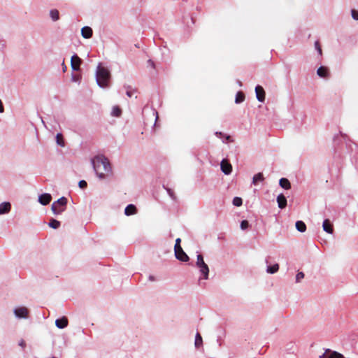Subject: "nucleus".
Returning <instances> with one entry per match:
<instances>
[{
	"label": "nucleus",
	"mask_w": 358,
	"mask_h": 358,
	"mask_svg": "<svg viewBox=\"0 0 358 358\" xmlns=\"http://www.w3.org/2000/svg\"><path fill=\"white\" fill-rule=\"evenodd\" d=\"M94 170L99 179H104L112 173L108 159L103 155H98L92 159Z\"/></svg>",
	"instance_id": "obj_1"
},
{
	"label": "nucleus",
	"mask_w": 358,
	"mask_h": 358,
	"mask_svg": "<svg viewBox=\"0 0 358 358\" xmlns=\"http://www.w3.org/2000/svg\"><path fill=\"white\" fill-rule=\"evenodd\" d=\"M110 78L109 71L99 64L96 71V80L98 85L102 88L108 87Z\"/></svg>",
	"instance_id": "obj_2"
},
{
	"label": "nucleus",
	"mask_w": 358,
	"mask_h": 358,
	"mask_svg": "<svg viewBox=\"0 0 358 358\" xmlns=\"http://www.w3.org/2000/svg\"><path fill=\"white\" fill-rule=\"evenodd\" d=\"M196 265L199 269L201 274L203 275V278L207 280L209 275V268L205 263L201 255H197Z\"/></svg>",
	"instance_id": "obj_3"
},
{
	"label": "nucleus",
	"mask_w": 358,
	"mask_h": 358,
	"mask_svg": "<svg viewBox=\"0 0 358 358\" xmlns=\"http://www.w3.org/2000/svg\"><path fill=\"white\" fill-rule=\"evenodd\" d=\"M67 200L65 197H61L57 201L52 204V211L54 214L57 215L62 213L66 208Z\"/></svg>",
	"instance_id": "obj_4"
},
{
	"label": "nucleus",
	"mask_w": 358,
	"mask_h": 358,
	"mask_svg": "<svg viewBox=\"0 0 358 358\" xmlns=\"http://www.w3.org/2000/svg\"><path fill=\"white\" fill-rule=\"evenodd\" d=\"M176 257L181 261V262H187L189 260V257L187 254L183 251L182 248L178 249H174Z\"/></svg>",
	"instance_id": "obj_5"
},
{
	"label": "nucleus",
	"mask_w": 358,
	"mask_h": 358,
	"mask_svg": "<svg viewBox=\"0 0 358 358\" xmlns=\"http://www.w3.org/2000/svg\"><path fill=\"white\" fill-rule=\"evenodd\" d=\"M80 64H81L80 58L77 55H73L71 59V66L72 69L73 71L80 70Z\"/></svg>",
	"instance_id": "obj_6"
},
{
	"label": "nucleus",
	"mask_w": 358,
	"mask_h": 358,
	"mask_svg": "<svg viewBox=\"0 0 358 358\" xmlns=\"http://www.w3.org/2000/svg\"><path fill=\"white\" fill-rule=\"evenodd\" d=\"M14 313L17 317L25 318L28 315V310L25 307H19L14 310Z\"/></svg>",
	"instance_id": "obj_7"
},
{
	"label": "nucleus",
	"mask_w": 358,
	"mask_h": 358,
	"mask_svg": "<svg viewBox=\"0 0 358 358\" xmlns=\"http://www.w3.org/2000/svg\"><path fill=\"white\" fill-rule=\"evenodd\" d=\"M220 166H221L222 171L224 174L229 175L231 173V172L232 171V166L227 160L223 159L221 162Z\"/></svg>",
	"instance_id": "obj_8"
},
{
	"label": "nucleus",
	"mask_w": 358,
	"mask_h": 358,
	"mask_svg": "<svg viewBox=\"0 0 358 358\" xmlns=\"http://www.w3.org/2000/svg\"><path fill=\"white\" fill-rule=\"evenodd\" d=\"M255 93L257 100L260 102H263L265 99V92L263 87L257 85L255 87Z\"/></svg>",
	"instance_id": "obj_9"
},
{
	"label": "nucleus",
	"mask_w": 358,
	"mask_h": 358,
	"mask_svg": "<svg viewBox=\"0 0 358 358\" xmlns=\"http://www.w3.org/2000/svg\"><path fill=\"white\" fill-rule=\"evenodd\" d=\"M52 199V196L50 194L45 193L38 196V201L43 206L48 205Z\"/></svg>",
	"instance_id": "obj_10"
},
{
	"label": "nucleus",
	"mask_w": 358,
	"mask_h": 358,
	"mask_svg": "<svg viewBox=\"0 0 358 358\" xmlns=\"http://www.w3.org/2000/svg\"><path fill=\"white\" fill-rule=\"evenodd\" d=\"M55 325L59 329H64L68 325V320L66 317L57 319L55 321Z\"/></svg>",
	"instance_id": "obj_11"
},
{
	"label": "nucleus",
	"mask_w": 358,
	"mask_h": 358,
	"mask_svg": "<svg viewBox=\"0 0 358 358\" xmlns=\"http://www.w3.org/2000/svg\"><path fill=\"white\" fill-rule=\"evenodd\" d=\"M11 205L9 202H3L0 203V215L10 212Z\"/></svg>",
	"instance_id": "obj_12"
},
{
	"label": "nucleus",
	"mask_w": 358,
	"mask_h": 358,
	"mask_svg": "<svg viewBox=\"0 0 358 358\" xmlns=\"http://www.w3.org/2000/svg\"><path fill=\"white\" fill-rule=\"evenodd\" d=\"M277 202L278 207L281 209L285 208L287 206V199L282 194L278 196Z\"/></svg>",
	"instance_id": "obj_13"
},
{
	"label": "nucleus",
	"mask_w": 358,
	"mask_h": 358,
	"mask_svg": "<svg viewBox=\"0 0 358 358\" xmlns=\"http://www.w3.org/2000/svg\"><path fill=\"white\" fill-rule=\"evenodd\" d=\"M322 228H323V230L324 231H326L327 233L330 234H333L332 224L328 219L324 220L323 224H322Z\"/></svg>",
	"instance_id": "obj_14"
},
{
	"label": "nucleus",
	"mask_w": 358,
	"mask_h": 358,
	"mask_svg": "<svg viewBox=\"0 0 358 358\" xmlns=\"http://www.w3.org/2000/svg\"><path fill=\"white\" fill-rule=\"evenodd\" d=\"M81 35L85 38H90L92 36V29L90 27H84L81 29Z\"/></svg>",
	"instance_id": "obj_15"
},
{
	"label": "nucleus",
	"mask_w": 358,
	"mask_h": 358,
	"mask_svg": "<svg viewBox=\"0 0 358 358\" xmlns=\"http://www.w3.org/2000/svg\"><path fill=\"white\" fill-rule=\"evenodd\" d=\"M136 213V208L133 204L128 205L124 209V213L126 215L129 216L134 215Z\"/></svg>",
	"instance_id": "obj_16"
},
{
	"label": "nucleus",
	"mask_w": 358,
	"mask_h": 358,
	"mask_svg": "<svg viewBox=\"0 0 358 358\" xmlns=\"http://www.w3.org/2000/svg\"><path fill=\"white\" fill-rule=\"evenodd\" d=\"M279 184L281 187H282L285 189H289L291 187L290 182L287 178H281L279 181Z\"/></svg>",
	"instance_id": "obj_17"
},
{
	"label": "nucleus",
	"mask_w": 358,
	"mask_h": 358,
	"mask_svg": "<svg viewBox=\"0 0 358 358\" xmlns=\"http://www.w3.org/2000/svg\"><path fill=\"white\" fill-rule=\"evenodd\" d=\"M317 75L320 76V77H322V78H325L328 75V70L326 67L324 66H320L317 71Z\"/></svg>",
	"instance_id": "obj_18"
},
{
	"label": "nucleus",
	"mask_w": 358,
	"mask_h": 358,
	"mask_svg": "<svg viewBox=\"0 0 358 358\" xmlns=\"http://www.w3.org/2000/svg\"><path fill=\"white\" fill-rule=\"evenodd\" d=\"M296 228L300 232H304L306 230V226L303 221H297L296 222Z\"/></svg>",
	"instance_id": "obj_19"
},
{
	"label": "nucleus",
	"mask_w": 358,
	"mask_h": 358,
	"mask_svg": "<svg viewBox=\"0 0 358 358\" xmlns=\"http://www.w3.org/2000/svg\"><path fill=\"white\" fill-rule=\"evenodd\" d=\"M279 270V265L275 264L273 266H268L266 268V272L271 274L275 273Z\"/></svg>",
	"instance_id": "obj_20"
},
{
	"label": "nucleus",
	"mask_w": 358,
	"mask_h": 358,
	"mask_svg": "<svg viewBox=\"0 0 358 358\" xmlns=\"http://www.w3.org/2000/svg\"><path fill=\"white\" fill-rule=\"evenodd\" d=\"M50 16L53 21H57L59 19V11L56 9H52L50 11Z\"/></svg>",
	"instance_id": "obj_21"
},
{
	"label": "nucleus",
	"mask_w": 358,
	"mask_h": 358,
	"mask_svg": "<svg viewBox=\"0 0 358 358\" xmlns=\"http://www.w3.org/2000/svg\"><path fill=\"white\" fill-rule=\"evenodd\" d=\"M328 358H344L345 357L336 351H333L329 349Z\"/></svg>",
	"instance_id": "obj_22"
},
{
	"label": "nucleus",
	"mask_w": 358,
	"mask_h": 358,
	"mask_svg": "<svg viewBox=\"0 0 358 358\" xmlns=\"http://www.w3.org/2000/svg\"><path fill=\"white\" fill-rule=\"evenodd\" d=\"M203 344V339L201 335L199 333H196L195 336V341H194V345L196 348H199Z\"/></svg>",
	"instance_id": "obj_23"
},
{
	"label": "nucleus",
	"mask_w": 358,
	"mask_h": 358,
	"mask_svg": "<svg viewBox=\"0 0 358 358\" xmlns=\"http://www.w3.org/2000/svg\"><path fill=\"white\" fill-rule=\"evenodd\" d=\"M263 180H264V176H263L262 173H259L255 174L253 176L252 183L254 185H256L258 182L263 181Z\"/></svg>",
	"instance_id": "obj_24"
},
{
	"label": "nucleus",
	"mask_w": 358,
	"mask_h": 358,
	"mask_svg": "<svg viewBox=\"0 0 358 358\" xmlns=\"http://www.w3.org/2000/svg\"><path fill=\"white\" fill-rule=\"evenodd\" d=\"M245 99V96L241 92H238L236 95L235 102L236 103H240L243 102Z\"/></svg>",
	"instance_id": "obj_25"
},
{
	"label": "nucleus",
	"mask_w": 358,
	"mask_h": 358,
	"mask_svg": "<svg viewBox=\"0 0 358 358\" xmlns=\"http://www.w3.org/2000/svg\"><path fill=\"white\" fill-rule=\"evenodd\" d=\"M49 226L53 229H57L60 226V222L56 220L52 219L49 222Z\"/></svg>",
	"instance_id": "obj_26"
},
{
	"label": "nucleus",
	"mask_w": 358,
	"mask_h": 358,
	"mask_svg": "<svg viewBox=\"0 0 358 358\" xmlns=\"http://www.w3.org/2000/svg\"><path fill=\"white\" fill-rule=\"evenodd\" d=\"M56 141H57V143L59 145H60L62 147L64 146V142L62 134H57V136H56Z\"/></svg>",
	"instance_id": "obj_27"
},
{
	"label": "nucleus",
	"mask_w": 358,
	"mask_h": 358,
	"mask_svg": "<svg viewBox=\"0 0 358 358\" xmlns=\"http://www.w3.org/2000/svg\"><path fill=\"white\" fill-rule=\"evenodd\" d=\"M111 114L113 116L118 117L121 114V110L117 106H114L112 109Z\"/></svg>",
	"instance_id": "obj_28"
},
{
	"label": "nucleus",
	"mask_w": 358,
	"mask_h": 358,
	"mask_svg": "<svg viewBox=\"0 0 358 358\" xmlns=\"http://www.w3.org/2000/svg\"><path fill=\"white\" fill-rule=\"evenodd\" d=\"M243 203L242 199L240 197H234L233 199V204L235 206H241Z\"/></svg>",
	"instance_id": "obj_29"
},
{
	"label": "nucleus",
	"mask_w": 358,
	"mask_h": 358,
	"mask_svg": "<svg viewBox=\"0 0 358 358\" xmlns=\"http://www.w3.org/2000/svg\"><path fill=\"white\" fill-rule=\"evenodd\" d=\"M304 278V273L303 272H299L296 275V282H299Z\"/></svg>",
	"instance_id": "obj_30"
},
{
	"label": "nucleus",
	"mask_w": 358,
	"mask_h": 358,
	"mask_svg": "<svg viewBox=\"0 0 358 358\" xmlns=\"http://www.w3.org/2000/svg\"><path fill=\"white\" fill-rule=\"evenodd\" d=\"M249 227V223L247 220H243L241 222V229L242 230L246 229Z\"/></svg>",
	"instance_id": "obj_31"
},
{
	"label": "nucleus",
	"mask_w": 358,
	"mask_h": 358,
	"mask_svg": "<svg viewBox=\"0 0 358 358\" xmlns=\"http://www.w3.org/2000/svg\"><path fill=\"white\" fill-rule=\"evenodd\" d=\"M351 13L352 18L355 20H358V10H352Z\"/></svg>",
	"instance_id": "obj_32"
},
{
	"label": "nucleus",
	"mask_w": 358,
	"mask_h": 358,
	"mask_svg": "<svg viewBox=\"0 0 358 358\" xmlns=\"http://www.w3.org/2000/svg\"><path fill=\"white\" fill-rule=\"evenodd\" d=\"M180 242H181V240L180 238H178L176 240V244H175V246H174V249H178L180 248H182L180 246Z\"/></svg>",
	"instance_id": "obj_33"
},
{
	"label": "nucleus",
	"mask_w": 358,
	"mask_h": 358,
	"mask_svg": "<svg viewBox=\"0 0 358 358\" xmlns=\"http://www.w3.org/2000/svg\"><path fill=\"white\" fill-rule=\"evenodd\" d=\"M329 349H327L325 352L319 357V358H328Z\"/></svg>",
	"instance_id": "obj_34"
},
{
	"label": "nucleus",
	"mask_w": 358,
	"mask_h": 358,
	"mask_svg": "<svg viewBox=\"0 0 358 358\" xmlns=\"http://www.w3.org/2000/svg\"><path fill=\"white\" fill-rule=\"evenodd\" d=\"M166 191L169 194V195L173 199H176V196L173 193V192L171 189H166Z\"/></svg>",
	"instance_id": "obj_35"
},
{
	"label": "nucleus",
	"mask_w": 358,
	"mask_h": 358,
	"mask_svg": "<svg viewBox=\"0 0 358 358\" xmlns=\"http://www.w3.org/2000/svg\"><path fill=\"white\" fill-rule=\"evenodd\" d=\"M315 48L317 50L319 54L321 55L322 54V49H321V48L320 46V44H319L318 41L315 42Z\"/></svg>",
	"instance_id": "obj_36"
},
{
	"label": "nucleus",
	"mask_w": 358,
	"mask_h": 358,
	"mask_svg": "<svg viewBox=\"0 0 358 358\" xmlns=\"http://www.w3.org/2000/svg\"><path fill=\"white\" fill-rule=\"evenodd\" d=\"M87 186V182L85 180H80L79 182V187L80 188H85Z\"/></svg>",
	"instance_id": "obj_37"
},
{
	"label": "nucleus",
	"mask_w": 358,
	"mask_h": 358,
	"mask_svg": "<svg viewBox=\"0 0 358 358\" xmlns=\"http://www.w3.org/2000/svg\"><path fill=\"white\" fill-rule=\"evenodd\" d=\"M3 106L1 103V101L0 100V113H3Z\"/></svg>",
	"instance_id": "obj_38"
},
{
	"label": "nucleus",
	"mask_w": 358,
	"mask_h": 358,
	"mask_svg": "<svg viewBox=\"0 0 358 358\" xmlns=\"http://www.w3.org/2000/svg\"><path fill=\"white\" fill-rule=\"evenodd\" d=\"M72 80L74 82L78 81V78H76V76H72Z\"/></svg>",
	"instance_id": "obj_39"
},
{
	"label": "nucleus",
	"mask_w": 358,
	"mask_h": 358,
	"mask_svg": "<svg viewBox=\"0 0 358 358\" xmlns=\"http://www.w3.org/2000/svg\"><path fill=\"white\" fill-rule=\"evenodd\" d=\"M127 95L129 96V97H131L132 96V92L131 91H127Z\"/></svg>",
	"instance_id": "obj_40"
},
{
	"label": "nucleus",
	"mask_w": 358,
	"mask_h": 358,
	"mask_svg": "<svg viewBox=\"0 0 358 358\" xmlns=\"http://www.w3.org/2000/svg\"><path fill=\"white\" fill-rule=\"evenodd\" d=\"M62 66H63V71H66V70L67 67H66V66L64 64V62H63V63H62Z\"/></svg>",
	"instance_id": "obj_41"
},
{
	"label": "nucleus",
	"mask_w": 358,
	"mask_h": 358,
	"mask_svg": "<svg viewBox=\"0 0 358 358\" xmlns=\"http://www.w3.org/2000/svg\"><path fill=\"white\" fill-rule=\"evenodd\" d=\"M20 345L21 346H24V342L23 341H22L20 343Z\"/></svg>",
	"instance_id": "obj_42"
},
{
	"label": "nucleus",
	"mask_w": 358,
	"mask_h": 358,
	"mask_svg": "<svg viewBox=\"0 0 358 358\" xmlns=\"http://www.w3.org/2000/svg\"><path fill=\"white\" fill-rule=\"evenodd\" d=\"M149 279H150V280H152V281L155 280L154 277L152 275H150Z\"/></svg>",
	"instance_id": "obj_43"
},
{
	"label": "nucleus",
	"mask_w": 358,
	"mask_h": 358,
	"mask_svg": "<svg viewBox=\"0 0 358 358\" xmlns=\"http://www.w3.org/2000/svg\"><path fill=\"white\" fill-rule=\"evenodd\" d=\"M149 63L153 66H154V63L152 61L150 60L149 61Z\"/></svg>",
	"instance_id": "obj_44"
},
{
	"label": "nucleus",
	"mask_w": 358,
	"mask_h": 358,
	"mask_svg": "<svg viewBox=\"0 0 358 358\" xmlns=\"http://www.w3.org/2000/svg\"><path fill=\"white\" fill-rule=\"evenodd\" d=\"M215 134H216V135H221V134H222V133H221V132H216V133H215Z\"/></svg>",
	"instance_id": "obj_45"
},
{
	"label": "nucleus",
	"mask_w": 358,
	"mask_h": 358,
	"mask_svg": "<svg viewBox=\"0 0 358 358\" xmlns=\"http://www.w3.org/2000/svg\"><path fill=\"white\" fill-rule=\"evenodd\" d=\"M238 85H239L240 86L242 85L240 81H238Z\"/></svg>",
	"instance_id": "obj_46"
},
{
	"label": "nucleus",
	"mask_w": 358,
	"mask_h": 358,
	"mask_svg": "<svg viewBox=\"0 0 358 358\" xmlns=\"http://www.w3.org/2000/svg\"><path fill=\"white\" fill-rule=\"evenodd\" d=\"M52 358H55V357H52Z\"/></svg>",
	"instance_id": "obj_47"
}]
</instances>
